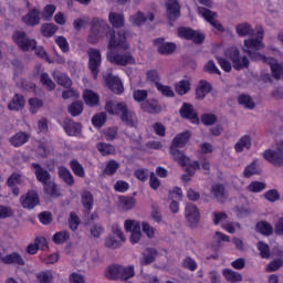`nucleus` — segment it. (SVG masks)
<instances>
[{"instance_id":"48","label":"nucleus","mask_w":283,"mask_h":283,"mask_svg":"<svg viewBox=\"0 0 283 283\" xmlns=\"http://www.w3.org/2000/svg\"><path fill=\"white\" fill-rule=\"evenodd\" d=\"M56 30H59V27L52 23H45L41 27L42 35L46 38L54 36Z\"/></svg>"},{"instance_id":"58","label":"nucleus","mask_w":283,"mask_h":283,"mask_svg":"<svg viewBox=\"0 0 283 283\" xmlns=\"http://www.w3.org/2000/svg\"><path fill=\"white\" fill-rule=\"evenodd\" d=\"M258 249L260 251L261 258L265 260H268V258H271V250L269 248V244L264 243L263 241H259Z\"/></svg>"},{"instance_id":"54","label":"nucleus","mask_w":283,"mask_h":283,"mask_svg":"<svg viewBox=\"0 0 283 283\" xmlns=\"http://www.w3.org/2000/svg\"><path fill=\"white\" fill-rule=\"evenodd\" d=\"M52 240L55 244H63V242H67V240H70V232L67 231L56 232L53 235Z\"/></svg>"},{"instance_id":"37","label":"nucleus","mask_w":283,"mask_h":283,"mask_svg":"<svg viewBox=\"0 0 283 283\" xmlns=\"http://www.w3.org/2000/svg\"><path fill=\"white\" fill-rule=\"evenodd\" d=\"M140 108L143 112H147V114H159V112L163 111V107L160 105L156 104V102H144L140 105Z\"/></svg>"},{"instance_id":"32","label":"nucleus","mask_w":283,"mask_h":283,"mask_svg":"<svg viewBox=\"0 0 283 283\" xmlns=\"http://www.w3.org/2000/svg\"><path fill=\"white\" fill-rule=\"evenodd\" d=\"M245 54H249L251 61H263V63H269L270 67L272 63H275V60L273 57L268 59L266 56L258 53V51L253 50H243Z\"/></svg>"},{"instance_id":"41","label":"nucleus","mask_w":283,"mask_h":283,"mask_svg":"<svg viewBox=\"0 0 283 283\" xmlns=\"http://www.w3.org/2000/svg\"><path fill=\"white\" fill-rule=\"evenodd\" d=\"M108 21L113 28H123L125 25V17L120 13H109Z\"/></svg>"},{"instance_id":"5","label":"nucleus","mask_w":283,"mask_h":283,"mask_svg":"<svg viewBox=\"0 0 283 283\" xmlns=\"http://www.w3.org/2000/svg\"><path fill=\"white\" fill-rule=\"evenodd\" d=\"M12 40L22 52H30L31 48L36 45V40L28 38V34L24 31H14Z\"/></svg>"},{"instance_id":"60","label":"nucleus","mask_w":283,"mask_h":283,"mask_svg":"<svg viewBox=\"0 0 283 283\" xmlns=\"http://www.w3.org/2000/svg\"><path fill=\"white\" fill-rule=\"evenodd\" d=\"M130 21L134 25H143V23H147V17H145V13L138 11L136 14L130 15Z\"/></svg>"},{"instance_id":"13","label":"nucleus","mask_w":283,"mask_h":283,"mask_svg":"<svg viewBox=\"0 0 283 283\" xmlns=\"http://www.w3.org/2000/svg\"><path fill=\"white\" fill-rule=\"evenodd\" d=\"M126 231H130V242L132 244H137L140 242V238H143V232L140 231V223L134 220L125 221Z\"/></svg>"},{"instance_id":"47","label":"nucleus","mask_w":283,"mask_h":283,"mask_svg":"<svg viewBox=\"0 0 283 283\" xmlns=\"http://www.w3.org/2000/svg\"><path fill=\"white\" fill-rule=\"evenodd\" d=\"M70 167L78 178H85V168H83V165L78 163V160L73 159L70 161Z\"/></svg>"},{"instance_id":"36","label":"nucleus","mask_w":283,"mask_h":283,"mask_svg":"<svg viewBox=\"0 0 283 283\" xmlns=\"http://www.w3.org/2000/svg\"><path fill=\"white\" fill-rule=\"evenodd\" d=\"M84 103L90 107H95L98 105V95L93 91L86 90L83 93Z\"/></svg>"},{"instance_id":"62","label":"nucleus","mask_w":283,"mask_h":283,"mask_svg":"<svg viewBox=\"0 0 283 283\" xmlns=\"http://www.w3.org/2000/svg\"><path fill=\"white\" fill-rule=\"evenodd\" d=\"M36 280L40 281L41 283H52V280L54 276L52 275V272H39L35 275Z\"/></svg>"},{"instance_id":"33","label":"nucleus","mask_w":283,"mask_h":283,"mask_svg":"<svg viewBox=\"0 0 283 283\" xmlns=\"http://www.w3.org/2000/svg\"><path fill=\"white\" fill-rule=\"evenodd\" d=\"M244 50L260 51L264 50V43L260 39H248L243 42Z\"/></svg>"},{"instance_id":"34","label":"nucleus","mask_w":283,"mask_h":283,"mask_svg":"<svg viewBox=\"0 0 283 283\" xmlns=\"http://www.w3.org/2000/svg\"><path fill=\"white\" fill-rule=\"evenodd\" d=\"M250 63L251 62L247 55H239L238 59L232 62V67L237 70V72H240V70H249Z\"/></svg>"},{"instance_id":"24","label":"nucleus","mask_w":283,"mask_h":283,"mask_svg":"<svg viewBox=\"0 0 283 283\" xmlns=\"http://www.w3.org/2000/svg\"><path fill=\"white\" fill-rule=\"evenodd\" d=\"M3 264H15L17 266H25V260L19 252H12L4 255Z\"/></svg>"},{"instance_id":"26","label":"nucleus","mask_w":283,"mask_h":283,"mask_svg":"<svg viewBox=\"0 0 283 283\" xmlns=\"http://www.w3.org/2000/svg\"><path fill=\"white\" fill-rule=\"evenodd\" d=\"M57 176L67 185L69 187H73L74 185V176L70 172V169L65 168L64 166H60L57 169Z\"/></svg>"},{"instance_id":"50","label":"nucleus","mask_w":283,"mask_h":283,"mask_svg":"<svg viewBox=\"0 0 283 283\" xmlns=\"http://www.w3.org/2000/svg\"><path fill=\"white\" fill-rule=\"evenodd\" d=\"M67 222L69 229H71V231H76L78 229V224H81V218L78 214H76V212L72 211L70 212Z\"/></svg>"},{"instance_id":"12","label":"nucleus","mask_w":283,"mask_h":283,"mask_svg":"<svg viewBox=\"0 0 283 283\" xmlns=\"http://www.w3.org/2000/svg\"><path fill=\"white\" fill-rule=\"evenodd\" d=\"M154 45L157 48V52L164 56H169L176 52V43L165 42V38L155 39Z\"/></svg>"},{"instance_id":"23","label":"nucleus","mask_w":283,"mask_h":283,"mask_svg":"<svg viewBox=\"0 0 283 283\" xmlns=\"http://www.w3.org/2000/svg\"><path fill=\"white\" fill-rule=\"evenodd\" d=\"M156 255H158V251L155 248H147L142 253L140 264L142 266H147L156 261Z\"/></svg>"},{"instance_id":"1","label":"nucleus","mask_w":283,"mask_h":283,"mask_svg":"<svg viewBox=\"0 0 283 283\" xmlns=\"http://www.w3.org/2000/svg\"><path fill=\"white\" fill-rule=\"evenodd\" d=\"M106 38L108 39V51L106 53L108 63H112V65H119L120 67H126V65H136V59H134L132 53H122L116 51V48H119V50H129V45L127 44V31L120 30L116 36V31L109 30L106 33Z\"/></svg>"},{"instance_id":"35","label":"nucleus","mask_w":283,"mask_h":283,"mask_svg":"<svg viewBox=\"0 0 283 283\" xmlns=\"http://www.w3.org/2000/svg\"><path fill=\"white\" fill-rule=\"evenodd\" d=\"M238 103L239 105H241V107H244V109H253L255 107V102L253 101V97L247 94L239 95Z\"/></svg>"},{"instance_id":"29","label":"nucleus","mask_w":283,"mask_h":283,"mask_svg":"<svg viewBox=\"0 0 283 283\" xmlns=\"http://www.w3.org/2000/svg\"><path fill=\"white\" fill-rule=\"evenodd\" d=\"M27 140H30V135L23 132L17 133L9 139L13 147H21V145H25Z\"/></svg>"},{"instance_id":"52","label":"nucleus","mask_w":283,"mask_h":283,"mask_svg":"<svg viewBox=\"0 0 283 283\" xmlns=\"http://www.w3.org/2000/svg\"><path fill=\"white\" fill-rule=\"evenodd\" d=\"M54 12H56V6L46 4L42 11V19L44 21H52V17H54Z\"/></svg>"},{"instance_id":"3","label":"nucleus","mask_w":283,"mask_h":283,"mask_svg":"<svg viewBox=\"0 0 283 283\" xmlns=\"http://www.w3.org/2000/svg\"><path fill=\"white\" fill-rule=\"evenodd\" d=\"M107 30H109V25H107L105 21L94 18L91 21V33L88 35L90 43H98Z\"/></svg>"},{"instance_id":"15","label":"nucleus","mask_w":283,"mask_h":283,"mask_svg":"<svg viewBox=\"0 0 283 283\" xmlns=\"http://www.w3.org/2000/svg\"><path fill=\"white\" fill-rule=\"evenodd\" d=\"M166 17L170 21V25H174V21L180 18V4L178 0L166 1Z\"/></svg>"},{"instance_id":"45","label":"nucleus","mask_w":283,"mask_h":283,"mask_svg":"<svg viewBox=\"0 0 283 283\" xmlns=\"http://www.w3.org/2000/svg\"><path fill=\"white\" fill-rule=\"evenodd\" d=\"M120 169V164L118 161L112 159L106 164L105 169L103 170L104 176H114Z\"/></svg>"},{"instance_id":"42","label":"nucleus","mask_w":283,"mask_h":283,"mask_svg":"<svg viewBox=\"0 0 283 283\" xmlns=\"http://www.w3.org/2000/svg\"><path fill=\"white\" fill-rule=\"evenodd\" d=\"M222 273L228 282H232V283L242 282V274H240L231 269H226L222 271Z\"/></svg>"},{"instance_id":"25","label":"nucleus","mask_w":283,"mask_h":283,"mask_svg":"<svg viewBox=\"0 0 283 283\" xmlns=\"http://www.w3.org/2000/svg\"><path fill=\"white\" fill-rule=\"evenodd\" d=\"M189 138H191V132L186 130L180 133L172 139L170 147H185L189 143Z\"/></svg>"},{"instance_id":"28","label":"nucleus","mask_w":283,"mask_h":283,"mask_svg":"<svg viewBox=\"0 0 283 283\" xmlns=\"http://www.w3.org/2000/svg\"><path fill=\"white\" fill-rule=\"evenodd\" d=\"M210 193L219 202H224V200L227 198V195L224 192V185H221V184H217V185L211 186Z\"/></svg>"},{"instance_id":"56","label":"nucleus","mask_w":283,"mask_h":283,"mask_svg":"<svg viewBox=\"0 0 283 283\" xmlns=\"http://www.w3.org/2000/svg\"><path fill=\"white\" fill-rule=\"evenodd\" d=\"M156 87L160 92V94H163V96H166L167 98H174V96H176L174 90H171L170 86L157 83Z\"/></svg>"},{"instance_id":"8","label":"nucleus","mask_w":283,"mask_h":283,"mask_svg":"<svg viewBox=\"0 0 283 283\" xmlns=\"http://www.w3.org/2000/svg\"><path fill=\"white\" fill-rule=\"evenodd\" d=\"M103 78L106 83V86L113 94H123L125 92V87L123 86V81H120V77L112 74V71H107Z\"/></svg>"},{"instance_id":"31","label":"nucleus","mask_w":283,"mask_h":283,"mask_svg":"<svg viewBox=\"0 0 283 283\" xmlns=\"http://www.w3.org/2000/svg\"><path fill=\"white\" fill-rule=\"evenodd\" d=\"M24 105L25 99L23 98V96L15 94L12 101L9 103L8 108L11 109V112H19V109H23Z\"/></svg>"},{"instance_id":"21","label":"nucleus","mask_w":283,"mask_h":283,"mask_svg":"<svg viewBox=\"0 0 283 283\" xmlns=\"http://www.w3.org/2000/svg\"><path fill=\"white\" fill-rule=\"evenodd\" d=\"M81 205L84 209V213H92V209H94V195H92L90 190L82 192Z\"/></svg>"},{"instance_id":"55","label":"nucleus","mask_w":283,"mask_h":283,"mask_svg":"<svg viewBox=\"0 0 283 283\" xmlns=\"http://www.w3.org/2000/svg\"><path fill=\"white\" fill-rule=\"evenodd\" d=\"M224 54L233 63L240 56V49L238 46H230L226 50Z\"/></svg>"},{"instance_id":"57","label":"nucleus","mask_w":283,"mask_h":283,"mask_svg":"<svg viewBox=\"0 0 283 283\" xmlns=\"http://www.w3.org/2000/svg\"><path fill=\"white\" fill-rule=\"evenodd\" d=\"M30 50L34 51L35 54L39 56V59H43L46 61V63H54L52 60H50V56H48V52H45V49L43 46H35L31 48Z\"/></svg>"},{"instance_id":"22","label":"nucleus","mask_w":283,"mask_h":283,"mask_svg":"<svg viewBox=\"0 0 283 283\" xmlns=\"http://www.w3.org/2000/svg\"><path fill=\"white\" fill-rule=\"evenodd\" d=\"M23 21L27 25H39L41 23V11L36 8L30 9L25 17H23Z\"/></svg>"},{"instance_id":"27","label":"nucleus","mask_w":283,"mask_h":283,"mask_svg":"<svg viewBox=\"0 0 283 283\" xmlns=\"http://www.w3.org/2000/svg\"><path fill=\"white\" fill-rule=\"evenodd\" d=\"M235 32L238 36H253V34H255L253 27H251L248 22L237 24Z\"/></svg>"},{"instance_id":"38","label":"nucleus","mask_w":283,"mask_h":283,"mask_svg":"<svg viewBox=\"0 0 283 283\" xmlns=\"http://www.w3.org/2000/svg\"><path fill=\"white\" fill-rule=\"evenodd\" d=\"M255 229L261 235H273V226L266 221H260L256 223Z\"/></svg>"},{"instance_id":"9","label":"nucleus","mask_w":283,"mask_h":283,"mask_svg":"<svg viewBox=\"0 0 283 283\" xmlns=\"http://www.w3.org/2000/svg\"><path fill=\"white\" fill-rule=\"evenodd\" d=\"M263 158L268 163H272L275 167H282L283 165V143L277 145L275 150L268 149L263 153Z\"/></svg>"},{"instance_id":"14","label":"nucleus","mask_w":283,"mask_h":283,"mask_svg":"<svg viewBox=\"0 0 283 283\" xmlns=\"http://www.w3.org/2000/svg\"><path fill=\"white\" fill-rule=\"evenodd\" d=\"M198 12L201 17H203V19L208 21V23H210V25H212V28H216L218 32H224L222 24L216 20V17H218L216 12L203 7H198Z\"/></svg>"},{"instance_id":"18","label":"nucleus","mask_w":283,"mask_h":283,"mask_svg":"<svg viewBox=\"0 0 283 283\" xmlns=\"http://www.w3.org/2000/svg\"><path fill=\"white\" fill-rule=\"evenodd\" d=\"M32 169H34V175L38 182H41L43 186L50 182L52 175L48 169L43 168L40 164L33 163L31 164Z\"/></svg>"},{"instance_id":"61","label":"nucleus","mask_w":283,"mask_h":283,"mask_svg":"<svg viewBox=\"0 0 283 283\" xmlns=\"http://www.w3.org/2000/svg\"><path fill=\"white\" fill-rule=\"evenodd\" d=\"M107 120V114L99 113L92 117V123L95 127H101L102 125H105V122Z\"/></svg>"},{"instance_id":"17","label":"nucleus","mask_w":283,"mask_h":283,"mask_svg":"<svg viewBox=\"0 0 283 283\" xmlns=\"http://www.w3.org/2000/svg\"><path fill=\"white\" fill-rule=\"evenodd\" d=\"M179 147L170 146L169 154L175 163H178L180 167H187L191 159L185 155V151L178 149Z\"/></svg>"},{"instance_id":"19","label":"nucleus","mask_w":283,"mask_h":283,"mask_svg":"<svg viewBox=\"0 0 283 283\" xmlns=\"http://www.w3.org/2000/svg\"><path fill=\"white\" fill-rule=\"evenodd\" d=\"M213 86L207 80H200L196 88V99L205 101L207 94H211Z\"/></svg>"},{"instance_id":"46","label":"nucleus","mask_w":283,"mask_h":283,"mask_svg":"<svg viewBox=\"0 0 283 283\" xmlns=\"http://www.w3.org/2000/svg\"><path fill=\"white\" fill-rule=\"evenodd\" d=\"M67 112L69 114H71V116H81V114H83V102L81 101H75L73 103L70 104V106L67 107Z\"/></svg>"},{"instance_id":"20","label":"nucleus","mask_w":283,"mask_h":283,"mask_svg":"<svg viewBox=\"0 0 283 283\" xmlns=\"http://www.w3.org/2000/svg\"><path fill=\"white\" fill-rule=\"evenodd\" d=\"M63 129L67 136H80L83 125L81 123L74 122L72 119H66L63 123Z\"/></svg>"},{"instance_id":"11","label":"nucleus","mask_w":283,"mask_h":283,"mask_svg":"<svg viewBox=\"0 0 283 283\" xmlns=\"http://www.w3.org/2000/svg\"><path fill=\"white\" fill-rule=\"evenodd\" d=\"M20 205L23 207V209H34V207L41 205L39 192L35 190H29L27 193L20 197Z\"/></svg>"},{"instance_id":"53","label":"nucleus","mask_w":283,"mask_h":283,"mask_svg":"<svg viewBox=\"0 0 283 283\" xmlns=\"http://www.w3.org/2000/svg\"><path fill=\"white\" fill-rule=\"evenodd\" d=\"M98 151L102 154V156H112L116 151V149L111 145L106 143H99L97 145Z\"/></svg>"},{"instance_id":"7","label":"nucleus","mask_w":283,"mask_h":283,"mask_svg":"<svg viewBox=\"0 0 283 283\" xmlns=\"http://www.w3.org/2000/svg\"><path fill=\"white\" fill-rule=\"evenodd\" d=\"M117 116H120V120L128 127H136V124L138 123L136 114L130 112L129 108H127V104L125 103H118Z\"/></svg>"},{"instance_id":"44","label":"nucleus","mask_w":283,"mask_h":283,"mask_svg":"<svg viewBox=\"0 0 283 283\" xmlns=\"http://www.w3.org/2000/svg\"><path fill=\"white\" fill-rule=\"evenodd\" d=\"M119 205L123 211H129L130 209H134V205H136V198L122 196L119 197Z\"/></svg>"},{"instance_id":"30","label":"nucleus","mask_w":283,"mask_h":283,"mask_svg":"<svg viewBox=\"0 0 283 283\" xmlns=\"http://www.w3.org/2000/svg\"><path fill=\"white\" fill-rule=\"evenodd\" d=\"M54 81L57 83V85H61L62 87L70 88L72 87V78L67 76L65 73H53Z\"/></svg>"},{"instance_id":"39","label":"nucleus","mask_w":283,"mask_h":283,"mask_svg":"<svg viewBox=\"0 0 283 283\" xmlns=\"http://www.w3.org/2000/svg\"><path fill=\"white\" fill-rule=\"evenodd\" d=\"M191 90V83L187 80H181L175 84V91L179 96H185Z\"/></svg>"},{"instance_id":"63","label":"nucleus","mask_w":283,"mask_h":283,"mask_svg":"<svg viewBox=\"0 0 283 283\" xmlns=\"http://www.w3.org/2000/svg\"><path fill=\"white\" fill-rule=\"evenodd\" d=\"M263 196L269 202H277V200H280V192H277L276 189H271L266 191Z\"/></svg>"},{"instance_id":"6","label":"nucleus","mask_w":283,"mask_h":283,"mask_svg":"<svg viewBox=\"0 0 283 283\" xmlns=\"http://www.w3.org/2000/svg\"><path fill=\"white\" fill-rule=\"evenodd\" d=\"M177 34L178 36H180V39H186V41H192V43H196L197 45H202V43H205V34L189 27L178 28Z\"/></svg>"},{"instance_id":"49","label":"nucleus","mask_w":283,"mask_h":283,"mask_svg":"<svg viewBox=\"0 0 283 283\" xmlns=\"http://www.w3.org/2000/svg\"><path fill=\"white\" fill-rule=\"evenodd\" d=\"M262 174V170L258 168V164L253 161L251 165H248L243 171L244 178H251V176H255Z\"/></svg>"},{"instance_id":"64","label":"nucleus","mask_w":283,"mask_h":283,"mask_svg":"<svg viewBox=\"0 0 283 283\" xmlns=\"http://www.w3.org/2000/svg\"><path fill=\"white\" fill-rule=\"evenodd\" d=\"M8 187H17V185H21V175L19 172H13L7 179Z\"/></svg>"},{"instance_id":"4","label":"nucleus","mask_w":283,"mask_h":283,"mask_svg":"<svg viewBox=\"0 0 283 283\" xmlns=\"http://www.w3.org/2000/svg\"><path fill=\"white\" fill-rule=\"evenodd\" d=\"M87 56H88V70L93 76L94 80L98 78V73L101 72V63L103 61V57L101 55V50L91 48L87 50Z\"/></svg>"},{"instance_id":"2","label":"nucleus","mask_w":283,"mask_h":283,"mask_svg":"<svg viewBox=\"0 0 283 283\" xmlns=\"http://www.w3.org/2000/svg\"><path fill=\"white\" fill-rule=\"evenodd\" d=\"M136 272L134 271V266H123L118 264L111 265L106 269V277L108 280H122L123 282L130 280L134 277Z\"/></svg>"},{"instance_id":"40","label":"nucleus","mask_w":283,"mask_h":283,"mask_svg":"<svg viewBox=\"0 0 283 283\" xmlns=\"http://www.w3.org/2000/svg\"><path fill=\"white\" fill-rule=\"evenodd\" d=\"M43 187L44 192L51 196V198H59L61 196V190H59V186L55 182L49 181Z\"/></svg>"},{"instance_id":"16","label":"nucleus","mask_w":283,"mask_h":283,"mask_svg":"<svg viewBox=\"0 0 283 283\" xmlns=\"http://www.w3.org/2000/svg\"><path fill=\"white\" fill-rule=\"evenodd\" d=\"M179 115L181 116V118H186L188 120H191V123H196V125L200 123V118H198V113H196L193 105L187 102H185L179 109Z\"/></svg>"},{"instance_id":"10","label":"nucleus","mask_w":283,"mask_h":283,"mask_svg":"<svg viewBox=\"0 0 283 283\" xmlns=\"http://www.w3.org/2000/svg\"><path fill=\"white\" fill-rule=\"evenodd\" d=\"M185 217L189 227H191L192 229H196L198 227V223L200 222V211L198 210V207L196 205H186Z\"/></svg>"},{"instance_id":"43","label":"nucleus","mask_w":283,"mask_h":283,"mask_svg":"<svg viewBox=\"0 0 283 283\" xmlns=\"http://www.w3.org/2000/svg\"><path fill=\"white\" fill-rule=\"evenodd\" d=\"M235 151L240 153L244 149H251V137L245 135L239 139V142L234 145Z\"/></svg>"},{"instance_id":"51","label":"nucleus","mask_w":283,"mask_h":283,"mask_svg":"<svg viewBox=\"0 0 283 283\" xmlns=\"http://www.w3.org/2000/svg\"><path fill=\"white\" fill-rule=\"evenodd\" d=\"M40 82L42 85H45V87L49 90V92H52L56 88V84L50 78V75L48 73H42L40 75Z\"/></svg>"},{"instance_id":"59","label":"nucleus","mask_w":283,"mask_h":283,"mask_svg":"<svg viewBox=\"0 0 283 283\" xmlns=\"http://www.w3.org/2000/svg\"><path fill=\"white\" fill-rule=\"evenodd\" d=\"M200 118L201 123L205 124L207 127L216 125V123H218V116H216L214 114H203Z\"/></svg>"}]
</instances>
